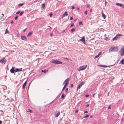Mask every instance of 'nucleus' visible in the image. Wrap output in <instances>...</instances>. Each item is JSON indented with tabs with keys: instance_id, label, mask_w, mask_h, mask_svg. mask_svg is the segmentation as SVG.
Segmentation results:
<instances>
[{
	"instance_id": "f257e3e1",
	"label": "nucleus",
	"mask_w": 124,
	"mask_h": 124,
	"mask_svg": "<svg viewBox=\"0 0 124 124\" xmlns=\"http://www.w3.org/2000/svg\"><path fill=\"white\" fill-rule=\"evenodd\" d=\"M118 49L117 47H111L108 50L109 53L112 52H117Z\"/></svg>"
},
{
	"instance_id": "f03ea898",
	"label": "nucleus",
	"mask_w": 124,
	"mask_h": 124,
	"mask_svg": "<svg viewBox=\"0 0 124 124\" xmlns=\"http://www.w3.org/2000/svg\"><path fill=\"white\" fill-rule=\"evenodd\" d=\"M86 65H84L80 66L78 69L79 71L83 70H84L87 67Z\"/></svg>"
},
{
	"instance_id": "7ed1b4c3",
	"label": "nucleus",
	"mask_w": 124,
	"mask_h": 124,
	"mask_svg": "<svg viewBox=\"0 0 124 124\" xmlns=\"http://www.w3.org/2000/svg\"><path fill=\"white\" fill-rule=\"evenodd\" d=\"M52 63L57 64H62V62L58 60H54L52 61Z\"/></svg>"
},
{
	"instance_id": "20e7f679",
	"label": "nucleus",
	"mask_w": 124,
	"mask_h": 124,
	"mask_svg": "<svg viewBox=\"0 0 124 124\" xmlns=\"http://www.w3.org/2000/svg\"><path fill=\"white\" fill-rule=\"evenodd\" d=\"M123 35L122 34H118L116 35V36L112 39V40H117L119 38V36H122Z\"/></svg>"
},
{
	"instance_id": "39448f33",
	"label": "nucleus",
	"mask_w": 124,
	"mask_h": 124,
	"mask_svg": "<svg viewBox=\"0 0 124 124\" xmlns=\"http://www.w3.org/2000/svg\"><path fill=\"white\" fill-rule=\"evenodd\" d=\"M121 56H123L124 55V47L121 48L119 51Z\"/></svg>"
},
{
	"instance_id": "423d86ee",
	"label": "nucleus",
	"mask_w": 124,
	"mask_h": 124,
	"mask_svg": "<svg viewBox=\"0 0 124 124\" xmlns=\"http://www.w3.org/2000/svg\"><path fill=\"white\" fill-rule=\"evenodd\" d=\"M85 83V82H82L80 83L77 87V89H80L81 87Z\"/></svg>"
},
{
	"instance_id": "0eeeda50",
	"label": "nucleus",
	"mask_w": 124,
	"mask_h": 124,
	"mask_svg": "<svg viewBox=\"0 0 124 124\" xmlns=\"http://www.w3.org/2000/svg\"><path fill=\"white\" fill-rule=\"evenodd\" d=\"M69 78H67L63 82V84H65V85H67L69 83Z\"/></svg>"
},
{
	"instance_id": "6e6552de",
	"label": "nucleus",
	"mask_w": 124,
	"mask_h": 124,
	"mask_svg": "<svg viewBox=\"0 0 124 124\" xmlns=\"http://www.w3.org/2000/svg\"><path fill=\"white\" fill-rule=\"evenodd\" d=\"M0 62L2 63H5L6 62V60L3 57L2 59L0 60Z\"/></svg>"
},
{
	"instance_id": "1a4fd4ad",
	"label": "nucleus",
	"mask_w": 124,
	"mask_h": 124,
	"mask_svg": "<svg viewBox=\"0 0 124 124\" xmlns=\"http://www.w3.org/2000/svg\"><path fill=\"white\" fill-rule=\"evenodd\" d=\"M15 68L13 67H12V68L10 70V72L12 73H14L15 72V69L14 70Z\"/></svg>"
},
{
	"instance_id": "9d476101",
	"label": "nucleus",
	"mask_w": 124,
	"mask_h": 124,
	"mask_svg": "<svg viewBox=\"0 0 124 124\" xmlns=\"http://www.w3.org/2000/svg\"><path fill=\"white\" fill-rule=\"evenodd\" d=\"M116 5L118 6H119L122 8H124V5L122 4H120L119 3H117L116 4Z\"/></svg>"
},
{
	"instance_id": "9b49d317",
	"label": "nucleus",
	"mask_w": 124,
	"mask_h": 124,
	"mask_svg": "<svg viewBox=\"0 0 124 124\" xmlns=\"http://www.w3.org/2000/svg\"><path fill=\"white\" fill-rule=\"evenodd\" d=\"M15 72H19V71H22V68H16L15 69Z\"/></svg>"
},
{
	"instance_id": "f8f14e48",
	"label": "nucleus",
	"mask_w": 124,
	"mask_h": 124,
	"mask_svg": "<svg viewBox=\"0 0 124 124\" xmlns=\"http://www.w3.org/2000/svg\"><path fill=\"white\" fill-rule=\"evenodd\" d=\"M21 37L22 40H26L27 38L25 36H21Z\"/></svg>"
},
{
	"instance_id": "ddd939ff",
	"label": "nucleus",
	"mask_w": 124,
	"mask_h": 124,
	"mask_svg": "<svg viewBox=\"0 0 124 124\" xmlns=\"http://www.w3.org/2000/svg\"><path fill=\"white\" fill-rule=\"evenodd\" d=\"M79 40L82 41L83 42H85V39L84 37L83 36L82 39Z\"/></svg>"
},
{
	"instance_id": "4468645a",
	"label": "nucleus",
	"mask_w": 124,
	"mask_h": 124,
	"mask_svg": "<svg viewBox=\"0 0 124 124\" xmlns=\"http://www.w3.org/2000/svg\"><path fill=\"white\" fill-rule=\"evenodd\" d=\"M68 15L67 12L66 11L62 15V17H65V16H67Z\"/></svg>"
},
{
	"instance_id": "2eb2a0df",
	"label": "nucleus",
	"mask_w": 124,
	"mask_h": 124,
	"mask_svg": "<svg viewBox=\"0 0 124 124\" xmlns=\"http://www.w3.org/2000/svg\"><path fill=\"white\" fill-rule=\"evenodd\" d=\"M60 112L59 111H57V113L55 114V116L56 117H58L60 115Z\"/></svg>"
},
{
	"instance_id": "dca6fc26",
	"label": "nucleus",
	"mask_w": 124,
	"mask_h": 124,
	"mask_svg": "<svg viewBox=\"0 0 124 124\" xmlns=\"http://www.w3.org/2000/svg\"><path fill=\"white\" fill-rule=\"evenodd\" d=\"M26 83H27V81H26L23 84V86H22V88L23 89H24V88L25 87L26 85Z\"/></svg>"
},
{
	"instance_id": "f3484780",
	"label": "nucleus",
	"mask_w": 124,
	"mask_h": 124,
	"mask_svg": "<svg viewBox=\"0 0 124 124\" xmlns=\"http://www.w3.org/2000/svg\"><path fill=\"white\" fill-rule=\"evenodd\" d=\"M32 33V32L31 31L29 32L27 34V36L29 37L30 36Z\"/></svg>"
},
{
	"instance_id": "a211bd4d",
	"label": "nucleus",
	"mask_w": 124,
	"mask_h": 124,
	"mask_svg": "<svg viewBox=\"0 0 124 124\" xmlns=\"http://www.w3.org/2000/svg\"><path fill=\"white\" fill-rule=\"evenodd\" d=\"M120 62L122 64H124V59H122V60L120 61Z\"/></svg>"
},
{
	"instance_id": "6ab92c4d",
	"label": "nucleus",
	"mask_w": 124,
	"mask_h": 124,
	"mask_svg": "<svg viewBox=\"0 0 124 124\" xmlns=\"http://www.w3.org/2000/svg\"><path fill=\"white\" fill-rule=\"evenodd\" d=\"M102 16L103 17L104 19H105L106 17V15H105L103 12L102 13Z\"/></svg>"
},
{
	"instance_id": "aec40b11",
	"label": "nucleus",
	"mask_w": 124,
	"mask_h": 124,
	"mask_svg": "<svg viewBox=\"0 0 124 124\" xmlns=\"http://www.w3.org/2000/svg\"><path fill=\"white\" fill-rule=\"evenodd\" d=\"M48 71V70H42L41 71L42 72H43L45 73H46Z\"/></svg>"
},
{
	"instance_id": "412c9836",
	"label": "nucleus",
	"mask_w": 124,
	"mask_h": 124,
	"mask_svg": "<svg viewBox=\"0 0 124 124\" xmlns=\"http://www.w3.org/2000/svg\"><path fill=\"white\" fill-rule=\"evenodd\" d=\"M27 111L28 112H32V110H31L29 109H27Z\"/></svg>"
},
{
	"instance_id": "4be33fe9",
	"label": "nucleus",
	"mask_w": 124,
	"mask_h": 124,
	"mask_svg": "<svg viewBox=\"0 0 124 124\" xmlns=\"http://www.w3.org/2000/svg\"><path fill=\"white\" fill-rule=\"evenodd\" d=\"M45 4L44 3H43L42 5V8L43 9H44L45 8Z\"/></svg>"
},
{
	"instance_id": "5701e85b",
	"label": "nucleus",
	"mask_w": 124,
	"mask_h": 124,
	"mask_svg": "<svg viewBox=\"0 0 124 124\" xmlns=\"http://www.w3.org/2000/svg\"><path fill=\"white\" fill-rule=\"evenodd\" d=\"M65 97L64 93H63L62 95L61 98L62 99H63Z\"/></svg>"
},
{
	"instance_id": "b1692460",
	"label": "nucleus",
	"mask_w": 124,
	"mask_h": 124,
	"mask_svg": "<svg viewBox=\"0 0 124 124\" xmlns=\"http://www.w3.org/2000/svg\"><path fill=\"white\" fill-rule=\"evenodd\" d=\"M75 31V29L74 28H72L71 30V31L72 32H74Z\"/></svg>"
},
{
	"instance_id": "393cba45",
	"label": "nucleus",
	"mask_w": 124,
	"mask_h": 124,
	"mask_svg": "<svg viewBox=\"0 0 124 124\" xmlns=\"http://www.w3.org/2000/svg\"><path fill=\"white\" fill-rule=\"evenodd\" d=\"M105 5L106 7L108 5V2L106 1H105Z\"/></svg>"
},
{
	"instance_id": "a878e982",
	"label": "nucleus",
	"mask_w": 124,
	"mask_h": 124,
	"mask_svg": "<svg viewBox=\"0 0 124 124\" xmlns=\"http://www.w3.org/2000/svg\"><path fill=\"white\" fill-rule=\"evenodd\" d=\"M23 4V3H22V4H19L18 5V7H20L22 6Z\"/></svg>"
},
{
	"instance_id": "bb28decb",
	"label": "nucleus",
	"mask_w": 124,
	"mask_h": 124,
	"mask_svg": "<svg viewBox=\"0 0 124 124\" xmlns=\"http://www.w3.org/2000/svg\"><path fill=\"white\" fill-rule=\"evenodd\" d=\"M89 116V115H86V116H84L83 117L84 118H87Z\"/></svg>"
},
{
	"instance_id": "cd10ccee",
	"label": "nucleus",
	"mask_w": 124,
	"mask_h": 124,
	"mask_svg": "<svg viewBox=\"0 0 124 124\" xmlns=\"http://www.w3.org/2000/svg\"><path fill=\"white\" fill-rule=\"evenodd\" d=\"M99 66H100V67H107V66H106V65H99Z\"/></svg>"
},
{
	"instance_id": "c85d7f7f",
	"label": "nucleus",
	"mask_w": 124,
	"mask_h": 124,
	"mask_svg": "<svg viewBox=\"0 0 124 124\" xmlns=\"http://www.w3.org/2000/svg\"><path fill=\"white\" fill-rule=\"evenodd\" d=\"M9 33V32L8 31V30H7V29H6L5 30V33L6 34V33Z\"/></svg>"
},
{
	"instance_id": "c756f323",
	"label": "nucleus",
	"mask_w": 124,
	"mask_h": 124,
	"mask_svg": "<svg viewBox=\"0 0 124 124\" xmlns=\"http://www.w3.org/2000/svg\"><path fill=\"white\" fill-rule=\"evenodd\" d=\"M67 85H64V86L63 87L62 90H64L65 89V87L67 86Z\"/></svg>"
},
{
	"instance_id": "7c9ffc66",
	"label": "nucleus",
	"mask_w": 124,
	"mask_h": 124,
	"mask_svg": "<svg viewBox=\"0 0 124 124\" xmlns=\"http://www.w3.org/2000/svg\"><path fill=\"white\" fill-rule=\"evenodd\" d=\"M23 11L21 12L20 14V16H21L22 14H23Z\"/></svg>"
},
{
	"instance_id": "2f4dec72",
	"label": "nucleus",
	"mask_w": 124,
	"mask_h": 124,
	"mask_svg": "<svg viewBox=\"0 0 124 124\" xmlns=\"http://www.w3.org/2000/svg\"><path fill=\"white\" fill-rule=\"evenodd\" d=\"M79 24L80 25L82 24H83L82 22L81 21L79 23Z\"/></svg>"
},
{
	"instance_id": "473e14b6",
	"label": "nucleus",
	"mask_w": 124,
	"mask_h": 124,
	"mask_svg": "<svg viewBox=\"0 0 124 124\" xmlns=\"http://www.w3.org/2000/svg\"><path fill=\"white\" fill-rule=\"evenodd\" d=\"M99 56L98 55H97L96 56H95L94 57V58H97V57H98Z\"/></svg>"
},
{
	"instance_id": "72a5a7b5",
	"label": "nucleus",
	"mask_w": 124,
	"mask_h": 124,
	"mask_svg": "<svg viewBox=\"0 0 124 124\" xmlns=\"http://www.w3.org/2000/svg\"><path fill=\"white\" fill-rule=\"evenodd\" d=\"M49 15H50V16L51 17H52V16H53V14H52L50 13Z\"/></svg>"
},
{
	"instance_id": "f704fd0d",
	"label": "nucleus",
	"mask_w": 124,
	"mask_h": 124,
	"mask_svg": "<svg viewBox=\"0 0 124 124\" xmlns=\"http://www.w3.org/2000/svg\"><path fill=\"white\" fill-rule=\"evenodd\" d=\"M17 18H18V16H17L15 17V20H16V19H17Z\"/></svg>"
},
{
	"instance_id": "c9c22d12",
	"label": "nucleus",
	"mask_w": 124,
	"mask_h": 124,
	"mask_svg": "<svg viewBox=\"0 0 124 124\" xmlns=\"http://www.w3.org/2000/svg\"><path fill=\"white\" fill-rule=\"evenodd\" d=\"M20 11H18L16 12V14H18L20 13Z\"/></svg>"
},
{
	"instance_id": "e433bc0d",
	"label": "nucleus",
	"mask_w": 124,
	"mask_h": 124,
	"mask_svg": "<svg viewBox=\"0 0 124 124\" xmlns=\"http://www.w3.org/2000/svg\"><path fill=\"white\" fill-rule=\"evenodd\" d=\"M73 84H71L70 85V87L71 88H72L73 86Z\"/></svg>"
},
{
	"instance_id": "4c0bfd02",
	"label": "nucleus",
	"mask_w": 124,
	"mask_h": 124,
	"mask_svg": "<svg viewBox=\"0 0 124 124\" xmlns=\"http://www.w3.org/2000/svg\"><path fill=\"white\" fill-rule=\"evenodd\" d=\"M85 14L86 15L87 13V10L85 11Z\"/></svg>"
},
{
	"instance_id": "58836bf2",
	"label": "nucleus",
	"mask_w": 124,
	"mask_h": 124,
	"mask_svg": "<svg viewBox=\"0 0 124 124\" xmlns=\"http://www.w3.org/2000/svg\"><path fill=\"white\" fill-rule=\"evenodd\" d=\"M111 108V107L110 106V105H109L108 107V109H110Z\"/></svg>"
},
{
	"instance_id": "ea45409f",
	"label": "nucleus",
	"mask_w": 124,
	"mask_h": 124,
	"mask_svg": "<svg viewBox=\"0 0 124 124\" xmlns=\"http://www.w3.org/2000/svg\"><path fill=\"white\" fill-rule=\"evenodd\" d=\"M105 40H108V38L107 37H106L105 38Z\"/></svg>"
},
{
	"instance_id": "a19ab883",
	"label": "nucleus",
	"mask_w": 124,
	"mask_h": 124,
	"mask_svg": "<svg viewBox=\"0 0 124 124\" xmlns=\"http://www.w3.org/2000/svg\"><path fill=\"white\" fill-rule=\"evenodd\" d=\"M89 96V94H86V95L85 97H88Z\"/></svg>"
},
{
	"instance_id": "79ce46f5",
	"label": "nucleus",
	"mask_w": 124,
	"mask_h": 124,
	"mask_svg": "<svg viewBox=\"0 0 124 124\" xmlns=\"http://www.w3.org/2000/svg\"><path fill=\"white\" fill-rule=\"evenodd\" d=\"M73 25H74V24H73V23H72L71 24V25L70 26H71V27H72V26H73Z\"/></svg>"
},
{
	"instance_id": "37998d69",
	"label": "nucleus",
	"mask_w": 124,
	"mask_h": 124,
	"mask_svg": "<svg viewBox=\"0 0 124 124\" xmlns=\"http://www.w3.org/2000/svg\"><path fill=\"white\" fill-rule=\"evenodd\" d=\"M68 88H66V92H67L68 91Z\"/></svg>"
},
{
	"instance_id": "c03bdc74",
	"label": "nucleus",
	"mask_w": 124,
	"mask_h": 124,
	"mask_svg": "<svg viewBox=\"0 0 124 124\" xmlns=\"http://www.w3.org/2000/svg\"><path fill=\"white\" fill-rule=\"evenodd\" d=\"M75 8V7H74V6H72V8H71V9H74Z\"/></svg>"
},
{
	"instance_id": "a18cd8bd",
	"label": "nucleus",
	"mask_w": 124,
	"mask_h": 124,
	"mask_svg": "<svg viewBox=\"0 0 124 124\" xmlns=\"http://www.w3.org/2000/svg\"><path fill=\"white\" fill-rule=\"evenodd\" d=\"M84 112L85 113H88V112L87 111H84Z\"/></svg>"
},
{
	"instance_id": "49530a36",
	"label": "nucleus",
	"mask_w": 124,
	"mask_h": 124,
	"mask_svg": "<svg viewBox=\"0 0 124 124\" xmlns=\"http://www.w3.org/2000/svg\"><path fill=\"white\" fill-rule=\"evenodd\" d=\"M73 19V18L72 17H70V19L71 20H72Z\"/></svg>"
},
{
	"instance_id": "de8ad7c7",
	"label": "nucleus",
	"mask_w": 124,
	"mask_h": 124,
	"mask_svg": "<svg viewBox=\"0 0 124 124\" xmlns=\"http://www.w3.org/2000/svg\"><path fill=\"white\" fill-rule=\"evenodd\" d=\"M101 52H100L98 54L99 56V55L100 54H101Z\"/></svg>"
},
{
	"instance_id": "09e8293b",
	"label": "nucleus",
	"mask_w": 124,
	"mask_h": 124,
	"mask_svg": "<svg viewBox=\"0 0 124 124\" xmlns=\"http://www.w3.org/2000/svg\"><path fill=\"white\" fill-rule=\"evenodd\" d=\"M53 34L52 33H51L50 34V35L51 37H52V36Z\"/></svg>"
},
{
	"instance_id": "8fccbe9b",
	"label": "nucleus",
	"mask_w": 124,
	"mask_h": 124,
	"mask_svg": "<svg viewBox=\"0 0 124 124\" xmlns=\"http://www.w3.org/2000/svg\"><path fill=\"white\" fill-rule=\"evenodd\" d=\"M64 59H66V60H69V59H68L67 58H65H65H64Z\"/></svg>"
},
{
	"instance_id": "3c124183",
	"label": "nucleus",
	"mask_w": 124,
	"mask_h": 124,
	"mask_svg": "<svg viewBox=\"0 0 124 124\" xmlns=\"http://www.w3.org/2000/svg\"><path fill=\"white\" fill-rule=\"evenodd\" d=\"M89 106V104H87V105H86V107H88Z\"/></svg>"
},
{
	"instance_id": "603ef678",
	"label": "nucleus",
	"mask_w": 124,
	"mask_h": 124,
	"mask_svg": "<svg viewBox=\"0 0 124 124\" xmlns=\"http://www.w3.org/2000/svg\"><path fill=\"white\" fill-rule=\"evenodd\" d=\"M78 112V110H77L76 111H75V113H77Z\"/></svg>"
},
{
	"instance_id": "864d4df0",
	"label": "nucleus",
	"mask_w": 124,
	"mask_h": 124,
	"mask_svg": "<svg viewBox=\"0 0 124 124\" xmlns=\"http://www.w3.org/2000/svg\"><path fill=\"white\" fill-rule=\"evenodd\" d=\"M2 123V121L0 120V124H1Z\"/></svg>"
},
{
	"instance_id": "5fc2aeb1",
	"label": "nucleus",
	"mask_w": 124,
	"mask_h": 124,
	"mask_svg": "<svg viewBox=\"0 0 124 124\" xmlns=\"http://www.w3.org/2000/svg\"><path fill=\"white\" fill-rule=\"evenodd\" d=\"M13 23V21H12L11 22V23Z\"/></svg>"
},
{
	"instance_id": "6e6d98bb",
	"label": "nucleus",
	"mask_w": 124,
	"mask_h": 124,
	"mask_svg": "<svg viewBox=\"0 0 124 124\" xmlns=\"http://www.w3.org/2000/svg\"><path fill=\"white\" fill-rule=\"evenodd\" d=\"M25 30H26V29H24L23 30V32H25Z\"/></svg>"
},
{
	"instance_id": "4d7b16f0",
	"label": "nucleus",
	"mask_w": 124,
	"mask_h": 124,
	"mask_svg": "<svg viewBox=\"0 0 124 124\" xmlns=\"http://www.w3.org/2000/svg\"><path fill=\"white\" fill-rule=\"evenodd\" d=\"M92 11V9H91L90 10V12H91Z\"/></svg>"
},
{
	"instance_id": "13d9d810",
	"label": "nucleus",
	"mask_w": 124,
	"mask_h": 124,
	"mask_svg": "<svg viewBox=\"0 0 124 124\" xmlns=\"http://www.w3.org/2000/svg\"><path fill=\"white\" fill-rule=\"evenodd\" d=\"M77 10H79V8H77Z\"/></svg>"
},
{
	"instance_id": "bf43d9fd",
	"label": "nucleus",
	"mask_w": 124,
	"mask_h": 124,
	"mask_svg": "<svg viewBox=\"0 0 124 124\" xmlns=\"http://www.w3.org/2000/svg\"><path fill=\"white\" fill-rule=\"evenodd\" d=\"M86 6H87V8H88V7H89V6H88V5H87Z\"/></svg>"
},
{
	"instance_id": "052dcab7",
	"label": "nucleus",
	"mask_w": 124,
	"mask_h": 124,
	"mask_svg": "<svg viewBox=\"0 0 124 124\" xmlns=\"http://www.w3.org/2000/svg\"><path fill=\"white\" fill-rule=\"evenodd\" d=\"M2 16L3 17L4 16V14H2Z\"/></svg>"
},
{
	"instance_id": "680f3d73",
	"label": "nucleus",
	"mask_w": 124,
	"mask_h": 124,
	"mask_svg": "<svg viewBox=\"0 0 124 124\" xmlns=\"http://www.w3.org/2000/svg\"><path fill=\"white\" fill-rule=\"evenodd\" d=\"M76 21V19H75L74 20V21Z\"/></svg>"
},
{
	"instance_id": "e2e57ef3",
	"label": "nucleus",
	"mask_w": 124,
	"mask_h": 124,
	"mask_svg": "<svg viewBox=\"0 0 124 124\" xmlns=\"http://www.w3.org/2000/svg\"><path fill=\"white\" fill-rule=\"evenodd\" d=\"M60 95V94H59L58 95V96H57V97H59V96Z\"/></svg>"
},
{
	"instance_id": "0e129e2a",
	"label": "nucleus",
	"mask_w": 124,
	"mask_h": 124,
	"mask_svg": "<svg viewBox=\"0 0 124 124\" xmlns=\"http://www.w3.org/2000/svg\"><path fill=\"white\" fill-rule=\"evenodd\" d=\"M90 117V118H92V116H91Z\"/></svg>"
},
{
	"instance_id": "69168bd1",
	"label": "nucleus",
	"mask_w": 124,
	"mask_h": 124,
	"mask_svg": "<svg viewBox=\"0 0 124 124\" xmlns=\"http://www.w3.org/2000/svg\"><path fill=\"white\" fill-rule=\"evenodd\" d=\"M19 34L18 35H17V36L18 37V36H19Z\"/></svg>"
},
{
	"instance_id": "338daca9",
	"label": "nucleus",
	"mask_w": 124,
	"mask_h": 124,
	"mask_svg": "<svg viewBox=\"0 0 124 124\" xmlns=\"http://www.w3.org/2000/svg\"><path fill=\"white\" fill-rule=\"evenodd\" d=\"M19 34L18 35H17V36L18 37V36H19Z\"/></svg>"
},
{
	"instance_id": "774afa93",
	"label": "nucleus",
	"mask_w": 124,
	"mask_h": 124,
	"mask_svg": "<svg viewBox=\"0 0 124 124\" xmlns=\"http://www.w3.org/2000/svg\"><path fill=\"white\" fill-rule=\"evenodd\" d=\"M106 36V34H105L104 35V36Z\"/></svg>"
}]
</instances>
